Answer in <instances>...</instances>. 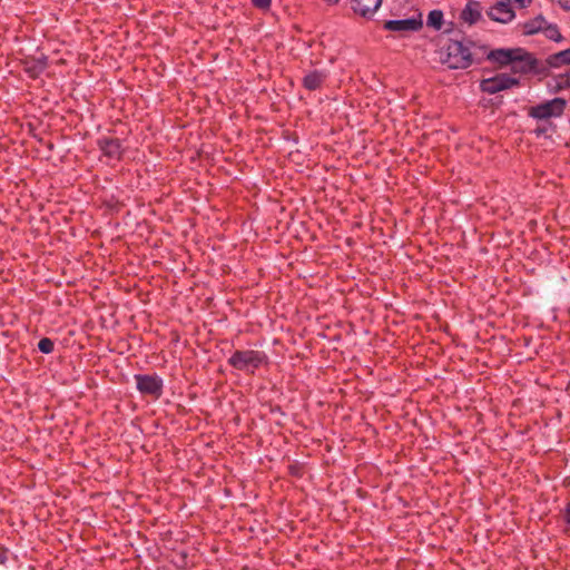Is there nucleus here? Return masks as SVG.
I'll return each mask as SVG.
<instances>
[{
  "instance_id": "22",
  "label": "nucleus",
  "mask_w": 570,
  "mask_h": 570,
  "mask_svg": "<svg viewBox=\"0 0 570 570\" xmlns=\"http://www.w3.org/2000/svg\"><path fill=\"white\" fill-rule=\"evenodd\" d=\"M559 4L564 10H570V0H559Z\"/></svg>"
},
{
  "instance_id": "10",
  "label": "nucleus",
  "mask_w": 570,
  "mask_h": 570,
  "mask_svg": "<svg viewBox=\"0 0 570 570\" xmlns=\"http://www.w3.org/2000/svg\"><path fill=\"white\" fill-rule=\"evenodd\" d=\"M382 0H351L352 10L364 18H371L381 7Z\"/></svg>"
},
{
  "instance_id": "9",
  "label": "nucleus",
  "mask_w": 570,
  "mask_h": 570,
  "mask_svg": "<svg viewBox=\"0 0 570 570\" xmlns=\"http://www.w3.org/2000/svg\"><path fill=\"white\" fill-rule=\"evenodd\" d=\"M97 146L104 156L114 160H119L122 157L125 150L120 139L114 137L99 138L97 140Z\"/></svg>"
},
{
  "instance_id": "16",
  "label": "nucleus",
  "mask_w": 570,
  "mask_h": 570,
  "mask_svg": "<svg viewBox=\"0 0 570 570\" xmlns=\"http://www.w3.org/2000/svg\"><path fill=\"white\" fill-rule=\"evenodd\" d=\"M443 17V12L439 9L430 11L426 19V26L434 30H441L444 22Z\"/></svg>"
},
{
  "instance_id": "15",
  "label": "nucleus",
  "mask_w": 570,
  "mask_h": 570,
  "mask_svg": "<svg viewBox=\"0 0 570 570\" xmlns=\"http://www.w3.org/2000/svg\"><path fill=\"white\" fill-rule=\"evenodd\" d=\"M547 24V20L542 16H538L534 19L528 21L523 26L524 33L534 35L539 31H542Z\"/></svg>"
},
{
  "instance_id": "6",
  "label": "nucleus",
  "mask_w": 570,
  "mask_h": 570,
  "mask_svg": "<svg viewBox=\"0 0 570 570\" xmlns=\"http://www.w3.org/2000/svg\"><path fill=\"white\" fill-rule=\"evenodd\" d=\"M422 14L419 13L416 17H411L406 19L386 20L383 23V29L396 33H407L419 31L422 28Z\"/></svg>"
},
{
  "instance_id": "7",
  "label": "nucleus",
  "mask_w": 570,
  "mask_h": 570,
  "mask_svg": "<svg viewBox=\"0 0 570 570\" xmlns=\"http://www.w3.org/2000/svg\"><path fill=\"white\" fill-rule=\"evenodd\" d=\"M520 52L518 55H513V61H511V70L514 73H530L535 71L538 66V60L529 52H527L522 48H517Z\"/></svg>"
},
{
  "instance_id": "14",
  "label": "nucleus",
  "mask_w": 570,
  "mask_h": 570,
  "mask_svg": "<svg viewBox=\"0 0 570 570\" xmlns=\"http://www.w3.org/2000/svg\"><path fill=\"white\" fill-rule=\"evenodd\" d=\"M547 63L551 68H560L570 65V48L552 53L547 58Z\"/></svg>"
},
{
  "instance_id": "17",
  "label": "nucleus",
  "mask_w": 570,
  "mask_h": 570,
  "mask_svg": "<svg viewBox=\"0 0 570 570\" xmlns=\"http://www.w3.org/2000/svg\"><path fill=\"white\" fill-rule=\"evenodd\" d=\"M542 32L544 33V36L548 39H550L552 41L561 42L563 40V37L560 33L559 28H558L557 24L548 23L547 22V24H544V28H543Z\"/></svg>"
},
{
  "instance_id": "12",
  "label": "nucleus",
  "mask_w": 570,
  "mask_h": 570,
  "mask_svg": "<svg viewBox=\"0 0 570 570\" xmlns=\"http://www.w3.org/2000/svg\"><path fill=\"white\" fill-rule=\"evenodd\" d=\"M481 12H482V8H481L480 2L470 0L466 3V6L464 7V9L461 11L460 18L464 22H466L469 24H473L481 19V17H482Z\"/></svg>"
},
{
  "instance_id": "1",
  "label": "nucleus",
  "mask_w": 570,
  "mask_h": 570,
  "mask_svg": "<svg viewBox=\"0 0 570 570\" xmlns=\"http://www.w3.org/2000/svg\"><path fill=\"white\" fill-rule=\"evenodd\" d=\"M471 42L464 43L459 40H450L442 53V62L450 69H466L474 61V52L471 50Z\"/></svg>"
},
{
  "instance_id": "3",
  "label": "nucleus",
  "mask_w": 570,
  "mask_h": 570,
  "mask_svg": "<svg viewBox=\"0 0 570 570\" xmlns=\"http://www.w3.org/2000/svg\"><path fill=\"white\" fill-rule=\"evenodd\" d=\"M566 105V99L557 97L537 106L530 107L528 110V116L537 120L558 118L562 116Z\"/></svg>"
},
{
  "instance_id": "4",
  "label": "nucleus",
  "mask_w": 570,
  "mask_h": 570,
  "mask_svg": "<svg viewBox=\"0 0 570 570\" xmlns=\"http://www.w3.org/2000/svg\"><path fill=\"white\" fill-rule=\"evenodd\" d=\"M519 83V79L507 73H499L494 77L483 79L480 82V88L485 94L494 95L512 87H517Z\"/></svg>"
},
{
  "instance_id": "13",
  "label": "nucleus",
  "mask_w": 570,
  "mask_h": 570,
  "mask_svg": "<svg viewBox=\"0 0 570 570\" xmlns=\"http://www.w3.org/2000/svg\"><path fill=\"white\" fill-rule=\"evenodd\" d=\"M327 78V73L321 70H313L304 76L303 86L309 91L317 90L322 87Z\"/></svg>"
},
{
  "instance_id": "19",
  "label": "nucleus",
  "mask_w": 570,
  "mask_h": 570,
  "mask_svg": "<svg viewBox=\"0 0 570 570\" xmlns=\"http://www.w3.org/2000/svg\"><path fill=\"white\" fill-rule=\"evenodd\" d=\"M562 520L564 522L563 532L570 535V502L566 505L562 512Z\"/></svg>"
},
{
  "instance_id": "5",
  "label": "nucleus",
  "mask_w": 570,
  "mask_h": 570,
  "mask_svg": "<svg viewBox=\"0 0 570 570\" xmlns=\"http://www.w3.org/2000/svg\"><path fill=\"white\" fill-rule=\"evenodd\" d=\"M135 381L137 390L141 394L150 395L155 399H158L163 394V380L156 374H137L135 375Z\"/></svg>"
},
{
  "instance_id": "11",
  "label": "nucleus",
  "mask_w": 570,
  "mask_h": 570,
  "mask_svg": "<svg viewBox=\"0 0 570 570\" xmlns=\"http://www.w3.org/2000/svg\"><path fill=\"white\" fill-rule=\"evenodd\" d=\"M518 52H520L519 50H517V48L514 49H495V50H491L487 53V58L492 61V62H495L500 66H508V65H511V61H513V55H518Z\"/></svg>"
},
{
  "instance_id": "2",
  "label": "nucleus",
  "mask_w": 570,
  "mask_h": 570,
  "mask_svg": "<svg viewBox=\"0 0 570 570\" xmlns=\"http://www.w3.org/2000/svg\"><path fill=\"white\" fill-rule=\"evenodd\" d=\"M268 363V356L263 351L237 350L228 358V364L246 373L254 374L257 368Z\"/></svg>"
},
{
  "instance_id": "8",
  "label": "nucleus",
  "mask_w": 570,
  "mask_h": 570,
  "mask_svg": "<svg viewBox=\"0 0 570 570\" xmlns=\"http://www.w3.org/2000/svg\"><path fill=\"white\" fill-rule=\"evenodd\" d=\"M487 14L491 20L500 23H508L515 17L511 4L507 0H499L495 4L489 8Z\"/></svg>"
},
{
  "instance_id": "20",
  "label": "nucleus",
  "mask_w": 570,
  "mask_h": 570,
  "mask_svg": "<svg viewBox=\"0 0 570 570\" xmlns=\"http://www.w3.org/2000/svg\"><path fill=\"white\" fill-rule=\"evenodd\" d=\"M252 3L257 9L267 10L271 8L272 0H252Z\"/></svg>"
},
{
  "instance_id": "23",
  "label": "nucleus",
  "mask_w": 570,
  "mask_h": 570,
  "mask_svg": "<svg viewBox=\"0 0 570 570\" xmlns=\"http://www.w3.org/2000/svg\"><path fill=\"white\" fill-rule=\"evenodd\" d=\"M546 131H547V129H546V128H543V127H538V128L535 129V134H537V136H541V135H543Z\"/></svg>"
},
{
  "instance_id": "21",
  "label": "nucleus",
  "mask_w": 570,
  "mask_h": 570,
  "mask_svg": "<svg viewBox=\"0 0 570 570\" xmlns=\"http://www.w3.org/2000/svg\"><path fill=\"white\" fill-rule=\"evenodd\" d=\"M9 558V550L3 546H0V566H4Z\"/></svg>"
},
{
  "instance_id": "18",
  "label": "nucleus",
  "mask_w": 570,
  "mask_h": 570,
  "mask_svg": "<svg viewBox=\"0 0 570 570\" xmlns=\"http://www.w3.org/2000/svg\"><path fill=\"white\" fill-rule=\"evenodd\" d=\"M55 343L49 337H43L38 343V348L43 354H50L53 351Z\"/></svg>"
}]
</instances>
